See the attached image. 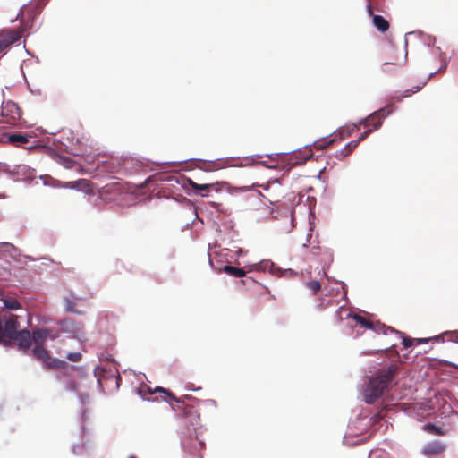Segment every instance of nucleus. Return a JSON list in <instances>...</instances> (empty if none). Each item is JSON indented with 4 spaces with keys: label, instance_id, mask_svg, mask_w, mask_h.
Segmentation results:
<instances>
[{
    "label": "nucleus",
    "instance_id": "f257e3e1",
    "mask_svg": "<svg viewBox=\"0 0 458 458\" xmlns=\"http://www.w3.org/2000/svg\"><path fill=\"white\" fill-rule=\"evenodd\" d=\"M398 367L390 365L387 369L381 371L377 376L371 378L364 390V400L367 403H374L385 391L393 386L394 376L397 374Z\"/></svg>",
    "mask_w": 458,
    "mask_h": 458
},
{
    "label": "nucleus",
    "instance_id": "f03ea898",
    "mask_svg": "<svg viewBox=\"0 0 458 458\" xmlns=\"http://www.w3.org/2000/svg\"><path fill=\"white\" fill-rule=\"evenodd\" d=\"M156 391H161V393L165 394L171 400L176 402L180 405L178 408L182 410V422L185 426L189 427L191 426L194 429L199 424V414L198 412V410L193 406L190 404H185L183 400H181L180 398H177L170 390L162 388V387H157Z\"/></svg>",
    "mask_w": 458,
    "mask_h": 458
},
{
    "label": "nucleus",
    "instance_id": "7ed1b4c3",
    "mask_svg": "<svg viewBox=\"0 0 458 458\" xmlns=\"http://www.w3.org/2000/svg\"><path fill=\"white\" fill-rule=\"evenodd\" d=\"M32 352L37 360L43 361L46 369L63 368L65 365L64 361L51 358L43 345H35Z\"/></svg>",
    "mask_w": 458,
    "mask_h": 458
},
{
    "label": "nucleus",
    "instance_id": "20e7f679",
    "mask_svg": "<svg viewBox=\"0 0 458 458\" xmlns=\"http://www.w3.org/2000/svg\"><path fill=\"white\" fill-rule=\"evenodd\" d=\"M392 113L391 106L381 108L361 122L365 127H372V131L377 130L382 125L383 120Z\"/></svg>",
    "mask_w": 458,
    "mask_h": 458
},
{
    "label": "nucleus",
    "instance_id": "39448f33",
    "mask_svg": "<svg viewBox=\"0 0 458 458\" xmlns=\"http://www.w3.org/2000/svg\"><path fill=\"white\" fill-rule=\"evenodd\" d=\"M2 116L5 123L15 124L21 118V110L16 103L7 101L2 105Z\"/></svg>",
    "mask_w": 458,
    "mask_h": 458
},
{
    "label": "nucleus",
    "instance_id": "423d86ee",
    "mask_svg": "<svg viewBox=\"0 0 458 458\" xmlns=\"http://www.w3.org/2000/svg\"><path fill=\"white\" fill-rule=\"evenodd\" d=\"M21 32L18 30H4L0 31V55L6 53L7 48L13 43L19 41Z\"/></svg>",
    "mask_w": 458,
    "mask_h": 458
},
{
    "label": "nucleus",
    "instance_id": "0eeeda50",
    "mask_svg": "<svg viewBox=\"0 0 458 458\" xmlns=\"http://www.w3.org/2000/svg\"><path fill=\"white\" fill-rule=\"evenodd\" d=\"M344 314L345 315V318H351L355 322V326H360V327L367 329H370L373 327L372 321L368 320L367 318L360 315L351 314V312L348 310L344 309L343 307L338 309L335 312L338 321L344 319Z\"/></svg>",
    "mask_w": 458,
    "mask_h": 458
},
{
    "label": "nucleus",
    "instance_id": "6e6552de",
    "mask_svg": "<svg viewBox=\"0 0 458 458\" xmlns=\"http://www.w3.org/2000/svg\"><path fill=\"white\" fill-rule=\"evenodd\" d=\"M92 297V294L89 293V289H86V292L82 296H75L73 293H70L69 296L64 298L65 310L68 312L73 313H81L75 309V301H84Z\"/></svg>",
    "mask_w": 458,
    "mask_h": 458
},
{
    "label": "nucleus",
    "instance_id": "1a4fd4ad",
    "mask_svg": "<svg viewBox=\"0 0 458 458\" xmlns=\"http://www.w3.org/2000/svg\"><path fill=\"white\" fill-rule=\"evenodd\" d=\"M4 327L5 337L12 339L15 335H17L21 330H19L20 324L17 320V316L11 315L8 319H6Z\"/></svg>",
    "mask_w": 458,
    "mask_h": 458
},
{
    "label": "nucleus",
    "instance_id": "9d476101",
    "mask_svg": "<svg viewBox=\"0 0 458 458\" xmlns=\"http://www.w3.org/2000/svg\"><path fill=\"white\" fill-rule=\"evenodd\" d=\"M445 445L439 440L432 441L427 444L423 449L422 454L427 456H437L444 453Z\"/></svg>",
    "mask_w": 458,
    "mask_h": 458
},
{
    "label": "nucleus",
    "instance_id": "9b49d317",
    "mask_svg": "<svg viewBox=\"0 0 458 458\" xmlns=\"http://www.w3.org/2000/svg\"><path fill=\"white\" fill-rule=\"evenodd\" d=\"M12 340L17 342L18 346L24 350H28L32 343L31 335L30 331L26 329L21 330Z\"/></svg>",
    "mask_w": 458,
    "mask_h": 458
},
{
    "label": "nucleus",
    "instance_id": "f8f14e48",
    "mask_svg": "<svg viewBox=\"0 0 458 458\" xmlns=\"http://www.w3.org/2000/svg\"><path fill=\"white\" fill-rule=\"evenodd\" d=\"M60 326L63 330L71 333L80 332L81 329V326L71 318L62 320Z\"/></svg>",
    "mask_w": 458,
    "mask_h": 458
},
{
    "label": "nucleus",
    "instance_id": "ddd939ff",
    "mask_svg": "<svg viewBox=\"0 0 458 458\" xmlns=\"http://www.w3.org/2000/svg\"><path fill=\"white\" fill-rule=\"evenodd\" d=\"M49 335L50 331L48 329H39L33 332L31 339L35 343V345H43Z\"/></svg>",
    "mask_w": 458,
    "mask_h": 458
},
{
    "label": "nucleus",
    "instance_id": "4468645a",
    "mask_svg": "<svg viewBox=\"0 0 458 458\" xmlns=\"http://www.w3.org/2000/svg\"><path fill=\"white\" fill-rule=\"evenodd\" d=\"M371 16L373 24L378 30L385 32L389 29V23L383 16L374 13Z\"/></svg>",
    "mask_w": 458,
    "mask_h": 458
},
{
    "label": "nucleus",
    "instance_id": "2eb2a0df",
    "mask_svg": "<svg viewBox=\"0 0 458 458\" xmlns=\"http://www.w3.org/2000/svg\"><path fill=\"white\" fill-rule=\"evenodd\" d=\"M374 11H384V0H367V12L372 15Z\"/></svg>",
    "mask_w": 458,
    "mask_h": 458
},
{
    "label": "nucleus",
    "instance_id": "dca6fc26",
    "mask_svg": "<svg viewBox=\"0 0 458 458\" xmlns=\"http://www.w3.org/2000/svg\"><path fill=\"white\" fill-rule=\"evenodd\" d=\"M220 270L234 277H244L246 276V271L244 269L230 265L224 266Z\"/></svg>",
    "mask_w": 458,
    "mask_h": 458
},
{
    "label": "nucleus",
    "instance_id": "f3484780",
    "mask_svg": "<svg viewBox=\"0 0 458 458\" xmlns=\"http://www.w3.org/2000/svg\"><path fill=\"white\" fill-rule=\"evenodd\" d=\"M359 144V140H356L349 142L343 149L336 153L335 157L341 159L349 156Z\"/></svg>",
    "mask_w": 458,
    "mask_h": 458
},
{
    "label": "nucleus",
    "instance_id": "a211bd4d",
    "mask_svg": "<svg viewBox=\"0 0 458 458\" xmlns=\"http://www.w3.org/2000/svg\"><path fill=\"white\" fill-rule=\"evenodd\" d=\"M30 138V137L28 135L12 134L8 137V141L14 146H20L21 144L29 142Z\"/></svg>",
    "mask_w": 458,
    "mask_h": 458
},
{
    "label": "nucleus",
    "instance_id": "6ab92c4d",
    "mask_svg": "<svg viewBox=\"0 0 458 458\" xmlns=\"http://www.w3.org/2000/svg\"><path fill=\"white\" fill-rule=\"evenodd\" d=\"M370 329L377 334H383V335H387L388 333L395 332L394 328H393L391 327H387L385 324H382L380 322H376V323L373 322V327Z\"/></svg>",
    "mask_w": 458,
    "mask_h": 458
},
{
    "label": "nucleus",
    "instance_id": "aec40b11",
    "mask_svg": "<svg viewBox=\"0 0 458 458\" xmlns=\"http://www.w3.org/2000/svg\"><path fill=\"white\" fill-rule=\"evenodd\" d=\"M4 307L8 310H18L21 309V303L13 298H6L3 300Z\"/></svg>",
    "mask_w": 458,
    "mask_h": 458
},
{
    "label": "nucleus",
    "instance_id": "412c9836",
    "mask_svg": "<svg viewBox=\"0 0 458 458\" xmlns=\"http://www.w3.org/2000/svg\"><path fill=\"white\" fill-rule=\"evenodd\" d=\"M394 334H396L400 338L403 339V345L404 348H409L415 344L414 338H410V337L404 336V334L403 332L395 330Z\"/></svg>",
    "mask_w": 458,
    "mask_h": 458
},
{
    "label": "nucleus",
    "instance_id": "4be33fe9",
    "mask_svg": "<svg viewBox=\"0 0 458 458\" xmlns=\"http://www.w3.org/2000/svg\"><path fill=\"white\" fill-rule=\"evenodd\" d=\"M423 428L428 433H430V434H433V435H438V436L445 435V432L440 428L437 427L434 424H430V423L427 424V425L424 426Z\"/></svg>",
    "mask_w": 458,
    "mask_h": 458
},
{
    "label": "nucleus",
    "instance_id": "5701e85b",
    "mask_svg": "<svg viewBox=\"0 0 458 458\" xmlns=\"http://www.w3.org/2000/svg\"><path fill=\"white\" fill-rule=\"evenodd\" d=\"M306 286L313 293V294H317L321 289V284L318 280H312L306 283Z\"/></svg>",
    "mask_w": 458,
    "mask_h": 458
},
{
    "label": "nucleus",
    "instance_id": "b1692460",
    "mask_svg": "<svg viewBox=\"0 0 458 458\" xmlns=\"http://www.w3.org/2000/svg\"><path fill=\"white\" fill-rule=\"evenodd\" d=\"M156 389L154 391H152L150 389V387L147 385H143V386H140L139 387V394L143 398V399H147V395H151L152 394L156 393Z\"/></svg>",
    "mask_w": 458,
    "mask_h": 458
},
{
    "label": "nucleus",
    "instance_id": "393cba45",
    "mask_svg": "<svg viewBox=\"0 0 458 458\" xmlns=\"http://www.w3.org/2000/svg\"><path fill=\"white\" fill-rule=\"evenodd\" d=\"M190 185L195 191H205L212 187V184H199L192 180H190Z\"/></svg>",
    "mask_w": 458,
    "mask_h": 458
},
{
    "label": "nucleus",
    "instance_id": "a878e982",
    "mask_svg": "<svg viewBox=\"0 0 458 458\" xmlns=\"http://www.w3.org/2000/svg\"><path fill=\"white\" fill-rule=\"evenodd\" d=\"M60 163L66 168L73 167L75 162L68 157H60Z\"/></svg>",
    "mask_w": 458,
    "mask_h": 458
},
{
    "label": "nucleus",
    "instance_id": "bb28decb",
    "mask_svg": "<svg viewBox=\"0 0 458 458\" xmlns=\"http://www.w3.org/2000/svg\"><path fill=\"white\" fill-rule=\"evenodd\" d=\"M82 355L81 352H70L67 354V359L73 362H78L81 360Z\"/></svg>",
    "mask_w": 458,
    "mask_h": 458
},
{
    "label": "nucleus",
    "instance_id": "cd10ccee",
    "mask_svg": "<svg viewBox=\"0 0 458 458\" xmlns=\"http://www.w3.org/2000/svg\"><path fill=\"white\" fill-rule=\"evenodd\" d=\"M242 284L246 287H251L253 284H257V281L251 276H245V278L242 280Z\"/></svg>",
    "mask_w": 458,
    "mask_h": 458
},
{
    "label": "nucleus",
    "instance_id": "c85d7f7f",
    "mask_svg": "<svg viewBox=\"0 0 458 458\" xmlns=\"http://www.w3.org/2000/svg\"><path fill=\"white\" fill-rule=\"evenodd\" d=\"M334 141H335V139H332L329 140H324L321 142H317L316 147H317V148L323 149V148H326L327 147L330 146L331 144H333Z\"/></svg>",
    "mask_w": 458,
    "mask_h": 458
},
{
    "label": "nucleus",
    "instance_id": "c756f323",
    "mask_svg": "<svg viewBox=\"0 0 458 458\" xmlns=\"http://www.w3.org/2000/svg\"><path fill=\"white\" fill-rule=\"evenodd\" d=\"M423 86H416L415 87V89H407L403 92V97H410L411 96L413 93L420 90L422 89Z\"/></svg>",
    "mask_w": 458,
    "mask_h": 458
},
{
    "label": "nucleus",
    "instance_id": "7c9ffc66",
    "mask_svg": "<svg viewBox=\"0 0 458 458\" xmlns=\"http://www.w3.org/2000/svg\"><path fill=\"white\" fill-rule=\"evenodd\" d=\"M370 132H372V130L369 129V130L365 131L364 132H362L360 134L359 139H357L356 140H359V143H360L362 140H364L369 135Z\"/></svg>",
    "mask_w": 458,
    "mask_h": 458
},
{
    "label": "nucleus",
    "instance_id": "2f4dec72",
    "mask_svg": "<svg viewBox=\"0 0 458 458\" xmlns=\"http://www.w3.org/2000/svg\"><path fill=\"white\" fill-rule=\"evenodd\" d=\"M264 197L272 204L278 202V198L276 196H271L268 194L267 196Z\"/></svg>",
    "mask_w": 458,
    "mask_h": 458
},
{
    "label": "nucleus",
    "instance_id": "473e14b6",
    "mask_svg": "<svg viewBox=\"0 0 458 458\" xmlns=\"http://www.w3.org/2000/svg\"><path fill=\"white\" fill-rule=\"evenodd\" d=\"M85 182V180H81V182ZM80 183V182H70L66 183V187H70L72 189L77 188V185Z\"/></svg>",
    "mask_w": 458,
    "mask_h": 458
},
{
    "label": "nucleus",
    "instance_id": "72a5a7b5",
    "mask_svg": "<svg viewBox=\"0 0 458 458\" xmlns=\"http://www.w3.org/2000/svg\"><path fill=\"white\" fill-rule=\"evenodd\" d=\"M414 340H415V344H420L428 343L429 339H428V338H414Z\"/></svg>",
    "mask_w": 458,
    "mask_h": 458
},
{
    "label": "nucleus",
    "instance_id": "f704fd0d",
    "mask_svg": "<svg viewBox=\"0 0 458 458\" xmlns=\"http://www.w3.org/2000/svg\"><path fill=\"white\" fill-rule=\"evenodd\" d=\"M5 336L4 327L2 323L0 322V343L2 342L3 338Z\"/></svg>",
    "mask_w": 458,
    "mask_h": 458
},
{
    "label": "nucleus",
    "instance_id": "c9c22d12",
    "mask_svg": "<svg viewBox=\"0 0 458 458\" xmlns=\"http://www.w3.org/2000/svg\"><path fill=\"white\" fill-rule=\"evenodd\" d=\"M272 186H276L278 187V182H268L267 185L264 188L266 191H268L270 187Z\"/></svg>",
    "mask_w": 458,
    "mask_h": 458
},
{
    "label": "nucleus",
    "instance_id": "e433bc0d",
    "mask_svg": "<svg viewBox=\"0 0 458 458\" xmlns=\"http://www.w3.org/2000/svg\"><path fill=\"white\" fill-rule=\"evenodd\" d=\"M198 445H199V450L204 448L205 444L202 441H199Z\"/></svg>",
    "mask_w": 458,
    "mask_h": 458
},
{
    "label": "nucleus",
    "instance_id": "4c0bfd02",
    "mask_svg": "<svg viewBox=\"0 0 458 458\" xmlns=\"http://www.w3.org/2000/svg\"><path fill=\"white\" fill-rule=\"evenodd\" d=\"M256 267H257V269H261V268H262V269H265V267H262V266H261V265H256Z\"/></svg>",
    "mask_w": 458,
    "mask_h": 458
},
{
    "label": "nucleus",
    "instance_id": "58836bf2",
    "mask_svg": "<svg viewBox=\"0 0 458 458\" xmlns=\"http://www.w3.org/2000/svg\"><path fill=\"white\" fill-rule=\"evenodd\" d=\"M389 64H390L389 63H385L384 67H387Z\"/></svg>",
    "mask_w": 458,
    "mask_h": 458
},
{
    "label": "nucleus",
    "instance_id": "ea45409f",
    "mask_svg": "<svg viewBox=\"0 0 458 458\" xmlns=\"http://www.w3.org/2000/svg\"><path fill=\"white\" fill-rule=\"evenodd\" d=\"M35 148L34 146H31V147H28L27 148H28V149H32V148Z\"/></svg>",
    "mask_w": 458,
    "mask_h": 458
},
{
    "label": "nucleus",
    "instance_id": "a19ab883",
    "mask_svg": "<svg viewBox=\"0 0 458 458\" xmlns=\"http://www.w3.org/2000/svg\"><path fill=\"white\" fill-rule=\"evenodd\" d=\"M185 399L191 400V397H190V396H185Z\"/></svg>",
    "mask_w": 458,
    "mask_h": 458
}]
</instances>
